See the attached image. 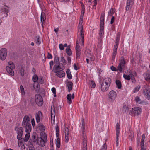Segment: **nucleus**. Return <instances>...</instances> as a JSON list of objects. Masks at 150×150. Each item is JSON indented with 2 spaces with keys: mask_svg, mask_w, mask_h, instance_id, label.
<instances>
[{
  "mask_svg": "<svg viewBox=\"0 0 150 150\" xmlns=\"http://www.w3.org/2000/svg\"><path fill=\"white\" fill-rule=\"evenodd\" d=\"M82 126L81 129V132L82 133V148L83 150H87V137L86 133L85 131L84 120L83 119L82 120Z\"/></svg>",
  "mask_w": 150,
  "mask_h": 150,
  "instance_id": "nucleus-1",
  "label": "nucleus"
},
{
  "mask_svg": "<svg viewBox=\"0 0 150 150\" xmlns=\"http://www.w3.org/2000/svg\"><path fill=\"white\" fill-rule=\"evenodd\" d=\"M99 0H94L93 3L94 4L93 5V8L96 9V5L97 4V1H99Z\"/></svg>",
  "mask_w": 150,
  "mask_h": 150,
  "instance_id": "nucleus-58",
  "label": "nucleus"
},
{
  "mask_svg": "<svg viewBox=\"0 0 150 150\" xmlns=\"http://www.w3.org/2000/svg\"><path fill=\"white\" fill-rule=\"evenodd\" d=\"M67 44H65L64 45L62 44H60L59 45V47H67Z\"/></svg>",
  "mask_w": 150,
  "mask_h": 150,
  "instance_id": "nucleus-61",
  "label": "nucleus"
},
{
  "mask_svg": "<svg viewBox=\"0 0 150 150\" xmlns=\"http://www.w3.org/2000/svg\"><path fill=\"white\" fill-rule=\"evenodd\" d=\"M66 73L68 78L69 79H72V76L69 69H68L67 70Z\"/></svg>",
  "mask_w": 150,
  "mask_h": 150,
  "instance_id": "nucleus-30",
  "label": "nucleus"
},
{
  "mask_svg": "<svg viewBox=\"0 0 150 150\" xmlns=\"http://www.w3.org/2000/svg\"><path fill=\"white\" fill-rule=\"evenodd\" d=\"M91 88H94L96 86V84L93 81H91Z\"/></svg>",
  "mask_w": 150,
  "mask_h": 150,
  "instance_id": "nucleus-54",
  "label": "nucleus"
},
{
  "mask_svg": "<svg viewBox=\"0 0 150 150\" xmlns=\"http://www.w3.org/2000/svg\"><path fill=\"white\" fill-rule=\"evenodd\" d=\"M71 97L72 99H74V94L73 93L71 95V94H69L67 95V98L68 100V103L70 104L71 103L72 101L71 100Z\"/></svg>",
  "mask_w": 150,
  "mask_h": 150,
  "instance_id": "nucleus-19",
  "label": "nucleus"
},
{
  "mask_svg": "<svg viewBox=\"0 0 150 150\" xmlns=\"http://www.w3.org/2000/svg\"><path fill=\"white\" fill-rule=\"evenodd\" d=\"M123 77L126 80H129L131 79V76L129 75H127V74H124L123 75Z\"/></svg>",
  "mask_w": 150,
  "mask_h": 150,
  "instance_id": "nucleus-42",
  "label": "nucleus"
},
{
  "mask_svg": "<svg viewBox=\"0 0 150 150\" xmlns=\"http://www.w3.org/2000/svg\"><path fill=\"white\" fill-rule=\"evenodd\" d=\"M117 47H115L114 48L113 50V53L112 56V58L113 59H115V56L117 54Z\"/></svg>",
  "mask_w": 150,
  "mask_h": 150,
  "instance_id": "nucleus-29",
  "label": "nucleus"
},
{
  "mask_svg": "<svg viewBox=\"0 0 150 150\" xmlns=\"http://www.w3.org/2000/svg\"><path fill=\"white\" fill-rule=\"evenodd\" d=\"M141 112V109L139 107H135L130 111L129 114L132 116L138 115Z\"/></svg>",
  "mask_w": 150,
  "mask_h": 150,
  "instance_id": "nucleus-5",
  "label": "nucleus"
},
{
  "mask_svg": "<svg viewBox=\"0 0 150 150\" xmlns=\"http://www.w3.org/2000/svg\"><path fill=\"white\" fill-rule=\"evenodd\" d=\"M38 76L37 75L35 74L33 76L32 80L35 83L36 82L38 81Z\"/></svg>",
  "mask_w": 150,
  "mask_h": 150,
  "instance_id": "nucleus-40",
  "label": "nucleus"
},
{
  "mask_svg": "<svg viewBox=\"0 0 150 150\" xmlns=\"http://www.w3.org/2000/svg\"><path fill=\"white\" fill-rule=\"evenodd\" d=\"M120 133V129H116V138H118Z\"/></svg>",
  "mask_w": 150,
  "mask_h": 150,
  "instance_id": "nucleus-57",
  "label": "nucleus"
},
{
  "mask_svg": "<svg viewBox=\"0 0 150 150\" xmlns=\"http://www.w3.org/2000/svg\"><path fill=\"white\" fill-rule=\"evenodd\" d=\"M122 110L125 112H127L129 110V108L126 105H124Z\"/></svg>",
  "mask_w": 150,
  "mask_h": 150,
  "instance_id": "nucleus-46",
  "label": "nucleus"
},
{
  "mask_svg": "<svg viewBox=\"0 0 150 150\" xmlns=\"http://www.w3.org/2000/svg\"><path fill=\"white\" fill-rule=\"evenodd\" d=\"M45 14L43 13H42L41 15V22L42 20V24L45 23Z\"/></svg>",
  "mask_w": 150,
  "mask_h": 150,
  "instance_id": "nucleus-31",
  "label": "nucleus"
},
{
  "mask_svg": "<svg viewBox=\"0 0 150 150\" xmlns=\"http://www.w3.org/2000/svg\"><path fill=\"white\" fill-rule=\"evenodd\" d=\"M30 118L27 115H25L22 123L23 127L25 128L26 132H29L31 130V125Z\"/></svg>",
  "mask_w": 150,
  "mask_h": 150,
  "instance_id": "nucleus-2",
  "label": "nucleus"
},
{
  "mask_svg": "<svg viewBox=\"0 0 150 150\" xmlns=\"http://www.w3.org/2000/svg\"><path fill=\"white\" fill-rule=\"evenodd\" d=\"M40 85L38 83H34L33 85V87L36 91H38V88H39Z\"/></svg>",
  "mask_w": 150,
  "mask_h": 150,
  "instance_id": "nucleus-36",
  "label": "nucleus"
},
{
  "mask_svg": "<svg viewBox=\"0 0 150 150\" xmlns=\"http://www.w3.org/2000/svg\"><path fill=\"white\" fill-rule=\"evenodd\" d=\"M51 117H54L55 115V108L54 105H52L51 107Z\"/></svg>",
  "mask_w": 150,
  "mask_h": 150,
  "instance_id": "nucleus-23",
  "label": "nucleus"
},
{
  "mask_svg": "<svg viewBox=\"0 0 150 150\" xmlns=\"http://www.w3.org/2000/svg\"><path fill=\"white\" fill-rule=\"evenodd\" d=\"M125 63V61L124 58L123 57H122L121 58L120 62L117 67L118 69L120 72H122V69H123Z\"/></svg>",
  "mask_w": 150,
  "mask_h": 150,
  "instance_id": "nucleus-10",
  "label": "nucleus"
},
{
  "mask_svg": "<svg viewBox=\"0 0 150 150\" xmlns=\"http://www.w3.org/2000/svg\"><path fill=\"white\" fill-rule=\"evenodd\" d=\"M111 83V79L108 77H105L102 81L101 85V89L103 92H105L109 89Z\"/></svg>",
  "mask_w": 150,
  "mask_h": 150,
  "instance_id": "nucleus-3",
  "label": "nucleus"
},
{
  "mask_svg": "<svg viewBox=\"0 0 150 150\" xmlns=\"http://www.w3.org/2000/svg\"><path fill=\"white\" fill-rule=\"evenodd\" d=\"M133 3V1L132 0H127L126 7V9L127 11H128L131 8Z\"/></svg>",
  "mask_w": 150,
  "mask_h": 150,
  "instance_id": "nucleus-17",
  "label": "nucleus"
},
{
  "mask_svg": "<svg viewBox=\"0 0 150 150\" xmlns=\"http://www.w3.org/2000/svg\"><path fill=\"white\" fill-rule=\"evenodd\" d=\"M52 57L51 54L49 53H48V55L47 56V58L49 59H51L52 58Z\"/></svg>",
  "mask_w": 150,
  "mask_h": 150,
  "instance_id": "nucleus-60",
  "label": "nucleus"
},
{
  "mask_svg": "<svg viewBox=\"0 0 150 150\" xmlns=\"http://www.w3.org/2000/svg\"><path fill=\"white\" fill-rule=\"evenodd\" d=\"M116 84L117 86V88L118 89H121L122 87L121 83V81L119 80H116Z\"/></svg>",
  "mask_w": 150,
  "mask_h": 150,
  "instance_id": "nucleus-35",
  "label": "nucleus"
},
{
  "mask_svg": "<svg viewBox=\"0 0 150 150\" xmlns=\"http://www.w3.org/2000/svg\"><path fill=\"white\" fill-rule=\"evenodd\" d=\"M36 43L38 45L41 42L42 38L39 36H37L36 37Z\"/></svg>",
  "mask_w": 150,
  "mask_h": 150,
  "instance_id": "nucleus-27",
  "label": "nucleus"
},
{
  "mask_svg": "<svg viewBox=\"0 0 150 150\" xmlns=\"http://www.w3.org/2000/svg\"><path fill=\"white\" fill-rule=\"evenodd\" d=\"M120 33L118 32L116 36V42L114 45V47H118V43L119 41V40L120 38Z\"/></svg>",
  "mask_w": 150,
  "mask_h": 150,
  "instance_id": "nucleus-21",
  "label": "nucleus"
},
{
  "mask_svg": "<svg viewBox=\"0 0 150 150\" xmlns=\"http://www.w3.org/2000/svg\"><path fill=\"white\" fill-rule=\"evenodd\" d=\"M29 150H35L34 147L32 144H30V146H28Z\"/></svg>",
  "mask_w": 150,
  "mask_h": 150,
  "instance_id": "nucleus-56",
  "label": "nucleus"
},
{
  "mask_svg": "<svg viewBox=\"0 0 150 150\" xmlns=\"http://www.w3.org/2000/svg\"><path fill=\"white\" fill-rule=\"evenodd\" d=\"M9 64V66H7L6 67L7 71L9 73V74L12 75H14V72L13 69H15V67L14 64L12 62H8Z\"/></svg>",
  "mask_w": 150,
  "mask_h": 150,
  "instance_id": "nucleus-6",
  "label": "nucleus"
},
{
  "mask_svg": "<svg viewBox=\"0 0 150 150\" xmlns=\"http://www.w3.org/2000/svg\"><path fill=\"white\" fill-rule=\"evenodd\" d=\"M21 150H29L28 146L26 145L25 146L24 145H23L21 147Z\"/></svg>",
  "mask_w": 150,
  "mask_h": 150,
  "instance_id": "nucleus-45",
  "label": "nucleus"
},
{
  "mask_svg": "<svg viewBox=\"0 0 150 150\" xmlns=\"http://www.w3.org/2000/svg\"><path fill=\"white\" fill-rule=\"evenodd\" d=\"M145 138V134H143L142 136V139L140 142L141 149H146L144 148V142Z\"/></svg>",
  "mask_w": 150,
  "mask_h": 150,
  "instance_id": "nucleus-18",
  "label": "nucleus"
},
{
  "mask_svg": "<svg viewBox=\"0 0 150 150\" xmlns=\"http://www.w3.org/2000/svg\"><path fill=\"white\" fill-rule=\"evenodd\" d=\"M76 58L79 59L80 58L81 53V47H76Z\"/></svg>",
  "mask_w": 150,
  "mask_h": 150,
  "instance_id": "nucleus-16",
  "label": "nucleus"
},
{
  "mask_svg": "<svg viewBox=\"0 0 150 150\" xmlns=\"http://www.w3.org/2000/svg\"><path fill=\"white\" fill-rule=\"evenodd\" d=\"M69 134V129L68 127H66L65 129V134Z\"/></svg>",
  "mask_w": 150,
  "mask_h": 150,
  "instance_id": "nucleus-59",
  "label": "nucleus"
},
{
  "mask_svg": "<svg viewBox=\"0 0 150 150\" xmlns=\"http://www.w3.org/2000/svg\"><path fill=\"white\" fill-rule=\"evenodd\" d=\"M105 17V13H103L101 14L100 18V24H104V19Z\"/></svg>",
  "mask_w": 150,
  "mask_h": 150,
  "instance_id": "nucleus-28",
  "label": "nucleus"
},
{
  "mask_svg": "<svg viewBox=\"0 0 150 150\" xmlns=\"http://www.w3.org/2000/svg\"><path fill=\"white\" fill-rule=\"evenodd\" d=\"M115 11L113 8H111L110 10L108 12V16H111L113 14Z\"/></svg>",
  "mask_w": 150,
  "mask_h": 150,
  "instance_id": "nucleus-43",
  "label": "nucleus"
},
{
  "mask_svg": "<svg viewBox=\"0 0 150 150\" xmlns=\"http://www.w3.org/2000/svg\"><path fill=\"white\" fill-rule=\"evenodd\" d=\"M52 91L54 94H55L56 93V89L55 88L53 87L52 88Z\"/></svg>",
  "mask_w": 150,
  "mask_h": 150,
  "instance_id": "nucleus-63",
  "label": "nucleus"
},
{
  "mask_svg": "<svg viewBox=\"0 0 150 150\" xmlns=\"http://www.w3.org/2000/svg\"><path fill=\"white\" fill-rule=\"evenodd\" d=\"M20 89L21 91V93L22 95L25 94V91L24 88L22 85H21L20 86Z\"/></svg>",
  "mask_w": 150,
  "mask_h": 150,
  "instance_id": "nucleus-48",
  "label": "nucleus"
},
{
  "mask_svg": "<svg viewBox=\"0 0 150 150\" xmlns=\"http://www.w3.org/2000/svg\"><path fill=\"white\" fill-rule=\"evenodd\" d=\"M145 79L147 82H150V74H146L144 76Z\"/></svg>",
  "mask_w": 150,
  "mask_h": 150,
  "instance_id": "nucleus-32",
  "label": "nucleus"
},
{
  "mask_svg": "<svg viewBox=\"0 0 150 150\" xmlns=\"http://www.w3.org/2000/svg\"><path fill=\"white\" fill-rule=\"evenodd\" d=\"M38 137H37L35 135H33L32 137V141L35 142H37L38 141Z\"/></svg>",
  "mask_w": 150,
  "mask_h": 150,
  "instance_id": "nucleus-44",
  "label": "nucleus"
},
{
  "mask_svg": "<svg viewBox=\"0 0 150 150\" xmlns=\"http://www.w3.org/2000/svg\"><path fill=\"white\" fill-rule=\"evenodd\" d=\"M8 7L5 5L2 6L1 8V13H3V12L8 13Z\"/></svg>",
  "mask_w": 150,
  "mask_h": 150,
  "instance_id": "nucleus-22",
  "label": "nucleus"
},
{
  "mask_svg": "<svg viewBox=\"0 0 150 150\" xmlns=\"http://www.w3.org/2000/svg\"><path fill=\"white\" fill-rule=\"evenodd\" d=\"M56 145L59 148L60 146V142L59 138H57L56 140Z\"/></svg>",
  "mask_w": 150,
  "mask_h": 150,
  "instance_id": "nucleus-41",
  "label": "nucleus"
},
{
  "mask_svg": "<svg viewBox=\"0 0 150 150\" xmlns=\"http://www.w3.org/2000/svg\"><path fill=\"white\" fill-rule=\"evenodd\" d=\"M54 63L55 64H60L59 61V57L57 55L55 56Z\"/></svg>",
  "mask_w": 150,
  "mask_h": 150,
  "instance_id": "nucleus-33",
  "label": "nucleus"
},
{
  "mask_svg": "<svg viewBox=\"0 0 150 150\" xmlns=\"http://www.w3.org/2000/svg\"><path fill=\"white\" fill-rule=\"evenodd\" d=\"M143 94L146 98L150 100V91L146 88L144 89L143 90Z\"/></svg>",
  "mask_w": 150,
  "mask_h": 150,
  "instance_id": "nucleus-14",
  "label": "nucleus"
},
{
  "mask_svg": "<svg viewBox=\"0 0 150 150\" xmlns=\"http://www.w3.org/2000/svg\"><path fill=\"white\" fill-rule=\"evenodd\" d=\"M65 142L67 143L68 142L69 138V134H65Z\"/></svg>",
  "mask_w": 150,
  "mask_h": 150,
  "instance_id": "nucleus-47",
  "label": "nucleus"
},
{
  "mask_svg": "<svg viewBox=\"0 0 150 150\" xmlns=\"http://www.w3.org/2000/svg\"><path fill=\"white\" fill-rule=\"evenodd\" d=\"M70 48L67 47L66 49V52L69 56H71L72 55V51Z\"/></svg>",
  "mask_w": 150,
  "mask_h": 150,
  "instance_id": "nucleus-39",
  "label": "nucleus"
},
{
  "mask_svg": "<svg viewBox=\"0 0 150 150\" xmlns=\"http://www.w3.org/2000/svg\"><path fill=\"white\" fill-rule=\"evenodd\" d=\"M56 132H59V126L57 125L55 127Z\"/></svg>",
  "mask_w": 150,
  "mask_h": 150,
  "instance_id": "nucleus-62",
  "label": "nucleus"
},
{
  "mask_svg": "<svg viewBox=\"0 0 150 150\" xmlns=\"http://www.w3.org/2000/svg\"><path fill=\"white\" fill-rule=\"evenodd\" d=\"M117 97V93L114 90H111L108 94V98L110 101H113Z\"/></svg>",
  "mask_w": 150,
  "mask_h": 150,
  "instance_id": "nucleus-9",
  "label": "nucleus"
},
{
  "mask_svg": "<svg viewBox=\"0 0 150 150\" xmlns=\"http://www.w3.org/2000/svg\"><path fill=\"white\" fill-rule=\"evenodd\" d=\"M41 137H38L39 138H41L42 139L45 140L47 141V138L46 133L44 132H42L40 133Z\"/></svg>",
  "mask_w": 150,
  "mask_h": 150,
  "instance_id": "nucleus-26",
  "label": "nucleus"
},
{
  "mask_svg": "<svg viewBox=\"0 0 150 150\" xmlns=\"http://www.w3.org/2000/svg\"><path fill=\"white\" fill-rule=\"evenodd\" d=\"M100 30L99 35L101 36L104 35V24H100Z\"/></svg>",
  "mask_w": 150,
  "mask_h": 150,
  "instance_id": "nucleus-25",
  "label": "nucleus"
},
{
  "mask_svg": "<svg viewBox=\"0 0 150 150\" xmlns=\"http://www.w3.org/2000/svg\"><path fill=\"white\" fill-rule=\"evenodd\" d=\"M38 83L41 84H43L44 82L43 79L41 77L38 78Z\"/></svg>",
  "mask_w": 150,
  "mask_h": 150,
  "instance_id": "nucleus-53",
  "label": "nucleus"
},
{
  "mask_svg": "<svg viewBox=\"0 0 150 150\" xmlns=\"http://www.w3.org/2000/svg\"><path fill=\"white\" fill-rule=\"evenodd\" d=\"M135 100L136 102L137 103H138L139 104H142L143 103V102L141 100L139 96H136L135 98Z\"/></svg>",
  "mask_w": 150,
  "mask_h": 150,
  "instance_id": "nucleus-34",
  "label": "nucleus"
},
{
  "mask_svg": "<svg viewBox=\"0 0 150 150\" xmlns=\"http://www.w3.org/2000/svg\"><path fill=\"white\" fill-rule=\"evenodd\" d=\"M140 86L139 85H138L136 87L134 88V90L133 91V93H135L136 92L138 91L140 89Z\"/></svg>",
  "mask_w": 150,
  "mask_h": 150,
  "instance_id": "nucleus-49",
  "label": "nucleus"
},
{
  "mask_svg": "<svg viewBox=\"0 0 150 150\" xmlns=\"http://www.w3.org/2000/svg\"><path fill=\"white\" fill-rule=\"evenodd\" d=\"M82 23L83 19H81L80 18L78 26V33H79L80 37H81V41L82 42L81 43V46H82L83 45L84 39V33L83 28V25L82 24Z\"/></svg>",
  "mask_w": 150,
  "mask_h": 150,
  "instance_id": "nucleus-4",
  "label": "nucleus"
},
{
  "mask_svg": "<svg viewBox=\"0 0 150 150\" xmlns=\"http://www.w3.org/2000/svg\"><path fill=\"white\" fill-rule=\"evenodd\" d=\"M61 70L62 69V68L60 66V64H55L53 67V71L56 73L59 71Z\"/></svg>",
  "mask_w": 150,
  "mask_h": 150,
  "instance_id": "nucleus-15",
  "label": "nucleus"
},
{
  "mask_svg": "<svg viewBox=\"0 0 150 150\" xmlns=\"http://www.w3.org/2000/svg\"><path fill=\"white\" fill-rule=\"evenodd\" d=\"M73 86V83L71 81H69L67 83V86L68 87L69 92H70L72 90Z\"/></svg>",
  "mask_w": 150,
  "mask_h": 150,
  "instance_id": "nucleus-24",
  "label": "nucleus"
},
{
  "mask_svg": "<svg viewBox=\"0 0 150 150\" xmlns=\"http://www.w3.org/2000/svg\"><path fill=\"white\" fill-rule=\"evenodd\" d=\"M56 73V75L59 78L63 77L65 75V72L62 70H61Z\"/></svg>",
  "mask_w": 150,
  "mask_h": 150,
  "instance_id": "nucleus-20",
  "label": "nucleus"
},
{
  "mask_svg": "<svg viewBox=\"0 0 150 150\" xmlns=\"http://www.w3.org/2000/svg\"><path fill=\"white\" fill-rule=\"evenodd\" d=\"M39 128L40 130L42 132L45 130V127L42 124H39Z\"/></svg>",
  "mask_w": 150,
  "mask_h": 150,
  "instance_id": "nucleus-38",
  "label": "nucleus"
},
{
  "mask_svg": "<svg viewBox=\"0 0 150 150\" xmlns=\"http://www.w3.org/2000/svg\"><path fill=\"white\" fill-rule=\"evenodd\" d=\"M84 12H85L83 8H82V9L81 13V16H80V17H81V19H83V16H84Z\"/></svg>",
  "mask_w": 150,
  "mask_h": 150,
  "instance_id": "nucleus-55",
  "label": "nucleus"
},
{
  "mask_svg": "<svg viewBox=\"0 0 150 150\" xmlns=\"http://www.w3.org/2000/svg\"><path fill=\"white\" fill-rule=\"evenodd\" d=\"M17 133L18 135L17 138L18 140L20 139L22 137V136L23 133V129L22 127H20L17 130Z\"/></svg>",
  "mask_w": 150,
  "mask_h": 150,
  "instance_id": "nucleus-11",
  "label": "nucleus"
},
{
  "mask_svg": "<svg viewBox=\"0 0 150 150\" xmlns=\"http://www.w3.org/2000/svg\"><path fill=\"white\" fill-rule=\"evenodd\" d=\"M128 74L131 76V80L132 82L133 83H135L136 82V81L135 79L134 75L133 74L131 71H129Z\"/></svg>",
  "mask_w": 150,
  "mask_h": 150,
  "instance_id": "nucleus-37",
  "label": "nucleus"
},
{
  "mask_svg": "<svg viewBox=\"0 0 150 150\" xmlns=\"http://www.w3.org/2000/svg\"><path fill=\"white\" fill-rule=\"evenodd\" d=\"M71 58L70 57H68L67 58V61H68V63H69V64H71Z\"/></svg>",
  "mask_w": 150,
  "mask_h": 150,
  "instance_id": "nucleus-64",
  "label": "nucleus"
},
{
  "mask_svg": "<svg viewBox=\"0 0 150 150\" xmlns=\"http://www.w3.org/2000/svg\"><path fill=\"white\" fill-rule=\"evenodd\" d=\"M38 139L37 143L40 146L43 147L45 145V143L47 142V141L41 138H39L38 137Z\"/></svg>",
  "mask_w": 150,
  "mask_h": 150,
  "instance_id": "nucleus-12",
  "label": "nucleus"
},
{
  "mask_svg": "<svg viewBox=\"0 0 150 150\" xmlns=\"http://www.w3.org/2000/svg\"><path fill=\"white\" fill-rule=\"evenodd\" d=\"M35 100L36 103L39 106H41L43 104L42 98L41 96L39 94L35 95Z\"/></svg>",
  "mask_w": 150,
  "mask_h": 150,
  "instance_id": "nucleus-7",
  "label": "nucleus"
},
{
  "mask_svg": "<svg viewBox=\"0 0 150 150\" xmlns=\"http://www.w3.org/2000/svg\"><path fill=\"white\" fill-rule=\"evenodd\" d=\"M107 149V146L106 143H105L104 144L102 147V148L100 149V150H106Z\"/></svg>",
  "mask_w": 150,
  "mask_h": 150,
  "instance_id": "nucleus-52",
  "label": "nucleus"
},
{
  "mask_svg": "<svg viewBox=\"0 0 150 150\" xmlns=\"http://www.w3.org/2000/svg\"><path fill=\"white\" fill-rule=\"evenodd\" d=\"M81 42H82L81 41V38H80V39L79 40V41H76V47H79V46H80V45H79V43H80V44H81ZM84 43V42L83 43ZM83 45H84V44L82 46H83Z\"/></svg>",
  "mask_w": 150,
  "mask_h": 150,
  "instance_id": "nucleus-50",
  "label": "nucleus"
},
{
  "mask_svg": "<svg viewBox=\"0 0 150 150\" xmlns=\"http://www.w3.org/2000/svg\"><path fill=\"white\" fill-rule=\"evenodd\" d=\"M28 133H27L26 134L25 136V141H28L30 136V134L29 133H28Z\"/></svg>",
  "mask_w": 150,
  "mask_h": 150,
  "instance_id": "nucleus-51",
  "label": "nucleus"
},
{
  "mask_svg": "<svg viewBox=\"0 0 150 150\" xmlns=\"http://www.w3.org/2000/svg\"><path fill=\"white\" fill-rule=\"evenodd\" d=\"M7 50L6 48H2L0 50V59L2 60H5L6 57Z\"/></svg>",
  "mask_w": 150,
  "mask_h": 150,
  "instance_id": "nucleus-8",
  "label": "nucleus"
},
{
  "mask_svg": "<svg viewBox=\"0 0 150 150\" xmlns=\"http://www.w3.org/2000/svg\"><path fill=\"white\" fill-rule=\"evenodd\" d=\"M35 117L36 122L37 123L39 122L40 120L42 119V114L41 111H39L36 113Z\"/></svg>",
  "mask_w": 150,
  "mask_h": 150,
  "instance_id": "nucleus-13",
  "label": "nucleus"
}]
</instances>
